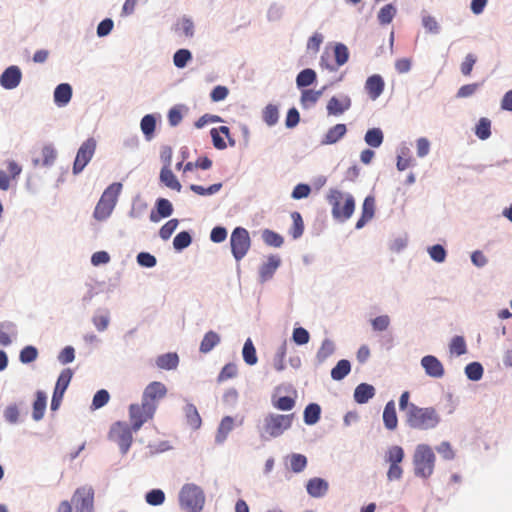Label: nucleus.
<instances>
[{
	"label": "nucleus",
	"instance_id": "f257e3e1",
	"mask_svg": "<svg viewBox=\"0 0 512 512\" xmlns=\"http://www.w3.org/2000/svg\"><path fill=\"white\" fill-rule=\"evenodd\" d=\"M441 421L438 411L434 407H419L413 403L405 413V422L411 429L427 431L434 429Z\"/></svg>",
	"mask_w": 512,
	"mask_h": 512
},
{
	"label": "nucleus",
	"instance_id": "f03ea898",
	"mask_svg": "<svg viewBox=\"0 0 512 512\" xmlns=\"http://www.w3.org/2000/svg\"><path fill=\"white\" fill-rule=\"evenodd\" d=\"M326 199L331 206V213L335 220L345 222L354 213L355 199L351 194L338 189H330Z\"/></svg>",
	"mask_w": 512,
	"mask_h": 512
},
{
	"label": "nucleus",
	"instance_id": "7ed1b4c3",
	"mask_svg": "<svg viewBox=\"0 0 512 512\" xmlns=\"http://www.w3.org/2000/svg\"><path fill=\"white\" fill-rule=\"evenodd\" d=\"M295 414L268 413L260 427V436L264 439L277 438L291 428Z\"/></svg>",
	"mask_w": 512,
	"mask_h": 512
},
{
	"label": "nucleus",
	"instance_id": "20e7f679",
	"mask_svg": "<svg viewBox=\"0 0 512 512\" xmlns=\"http://www.w3.org/2000/svg\"><path fill=\"white\" fill-rule=\"evenodd\" d=\"M436 456L427 444L417 445L413 455L414 474L416 477L428 479L434 472Z\"/></svg>",
	"mask_w": 512,
	"mask_h": 512
},
{
	"label": "nucleus",
	"instance_id": "39448f33",
	"mask_svg": "<svg viewBox=\"0 0 512 512\" xmlns=\"http://www.w3.org/2000/svg\"><path fill=\"white\" fill-rule=\"evenodd\" d=\"M122 190V184L119 182L112 183L102 193L93 212V216L98 221L106 220L113 212L118 197Z\"/></svg>",
	"mask_w": 512,
	"mask_h": 512
},
{
	"label": "nucleus",
	"instance_id": "423d86ee",
	"mask_svg": "<svg viewBox=\"0 0 512 512\" xmlns=\"http://www.w3.org/2000/svg\"><path fill=\"white\" fill-rule=\"evenodd\" d=\"M205 503L203 490L193 483L182 486L179 492V504L186 512H201Z\"/></svg>",
	"mask_w": 512,
	"mask_h": 512
},
{
	"label": "nucleus",
	"instance_id": "0eeeda50",
	"mask_svg": "<svg viewBox=\"0 0 512 512\" xmlns=\"http://www.w3.org/2000/svg\"><path fill=\"white\" fill-rule=\"evenodd\" d=\"M132 425L118 421L114 423L109 431V439L118 444L123 454H126L133 442Z\"/></svg>",
	"mask_w": 512,
	"mask_h": 512
},
{
	"label": "nucleus",
	"instance_id": "6e6552de",
	"mask_svg": "<svg viewBox=\"0 0 512 512\" xmlns=\"http://www.w3.org/2000/svg\"><path fill=\"white\" fill-rule=\"evenodd\" d=\"M156 410L141 400V403L129 406V419L134 432H137L146 422L152 420Z\"/></svg>",
	"mask_w": 512,
	"mask_h": 512
},
{
	"label": "nucleus",
	"instance_id": "1a4fd4ad",
	"mask_svg": "<svg viewBox=\"0 0 512 512\" xmlns=\"http://www.w3.org/2000/svg\"><path fill=\"white\" fill-rule=\"evenodd\" d=\"M231 250L234 258L239 261L250 248L249 233L245 228L237 227L233 230L230 238Z\"/></svg>",
	"mask_w": 512,
	"mask_h": 512
},
{
	"label": "nucleus",
	"instance_id": "9d476101",
	"mask_svg": "<svg viewBox=\"0 0 512 512\" xmlns=\"http://www.w3.org/2000/svg\"><path fill=\"white\" fill-rule=\"evenodd\" d=\"M75 512H93L94 490L90 486H82L75 490L72 496Z\"/></svg>",
	"mask_w": 512,
	"mask_h": 512
},
{
	"label": "nucleus",
	"instance_id": "9b49d317",
	"mask_svg": "<svg viewBox=\"0 0 512 512\" xmlns=\"http://www.w3.org/2000/svg\"><path fill=\"white\" fill-rule=\"evenodd\" d=\"M96 150V141L94 138H88L82 143L77 151L73 164V173L79 174L92 159Z\"/></svg>",
	"mask_w": 512,
	"mask_h": 512
},
{
	"label": "nucleus",
	"instance_id": "f8f14e48",
	"mask_svg": "<svg viewBox=\"0 0 512 512\" xmlns=\"http://www.w3.org/2000/svg\"><path fill=\"white\" fill-rule=\"evenodd\" d=\"M167 395V387L159 381L149 383L142 394V401L157 410L159 402Z\"/></svg>",
	"mask_w": 512,
	"mask_h": 512
},
{
	"label": "nucleus",
	"instance_id": "ddd939ff",
	"mask_svg": "<svg viewBox=\"0 0 512 512\" xmlns=\"http://www.w3.org/2000/svg\"><path fill=\"white\" fill-rule=\"evenodd\" d=\"M22 79V73L18 66L8 67L0 76V84L3 88L11 90L16 88Z\"/></svg>",
	"mask_w": 512,
	"mask_h": 512
},
{
	"label": "nucleus",
	"instance_id": "4468645a",
	"mask_svg": "<svg viewBox=\"0 0 512 512\" xmlns=\"http://www.w3.org/2000/svg\"><path fill=\"white\" fill-rule=\"evenodd\" d=\"M421 365L430 377L441 378L445 373L442 363L435 356H424L421 360Z\"/></svg>",
	"mask_w": 512,
	"mask_h": 512
},
{
	"label": "nucleus",
	"instance_id": "2eb2a0df",
	"mask_svg": "<svg viewBox=\"0 0 512 512\" xmlns=\"http://www.w3.org/2000/svg\"><path fill=\"white\" fill-rule=\"evenodd\" d=\"M385 82L379 74L369 76L365 82V90L371 100H376L384 91Z\"/></svg>",
	"mask_w": 512,
	"mask_h": 512
},
{
	"label": "nucleus",
	"instance_id": "dca6fc26",
	"mask_svg": "<svg viewBox=\"0 0 512 512\" xmlns=\"http://www.w3.org/2000/svg\"><path fill=\"white\" fill-rule=\"evenodd\" d=\"M173 213V206L171 202L165 198H159L156 201V210H152L150 213V221L157 223L162 218H167Z\"/></svg>",
	"mask_w": 512,
	"mask_h": 512
},
{
	"label": "nucleus",
	"instance_id": "f3484780",
	"mask_svg": "<svg viewBox=\"0 0 512 512\" xmlns=\"http://www.w3.org/2000/svg\"><path fill=\"white\" fill-rule=\"evenodd\" d=\"M213 145L218 150H223L227 147L226 142L224 141L221 134L225 135L228 138L230 146L235 145V141L230 137V130L227 126H220L218 128H212L210 131Z\"/></svg>",
	"mask_w": 512,
	"mask_h": 512
},
{
	"label": "nucleus",
	"instance_id": "a211bd4d",
	"mask_svg": "<svg viewBox=\"0 0 512 512\" xmlns=\"http://www.w3.org/2000/svg\"><path fill=\"white\" fill-rule=\"evenodd\" d=\"M351 106V100L348 96L342 98L332 97L327 103V112L329 115H341Z\"/></svg>",
	"mask_w": 512,
	"mask_h": 512
},
{
	"label": "nucleus",
	"instance_id": "6ab92c4d",
	"mask_svg": "<svg viewBox=\"0 0 512 512\" xmlns=\"http://www.w3.org/2000/svg\"><path fill=\"white\" fill-rule=\"evenodd\" d=\"M347 133L345 124L339 123L329 128L321 139V145H331L337 143Z\"/></svg>",
	"mask_w": 512,
	"mask_h": 512
},
{
	"label": "nucleus",
	"instance_id": "aec40b11",
	"mask_svg": "<svg viewBox=\"0 0 512 512\" xmlns=\"http://www.w3.org/2000/svg\"><path fill=\"white\" fill-rule=\"evenodd\" d=\"M375 212V199L372 196H368L364 199L362 204V214L356 223V229H361L365 226L367 222H369Z\"/></svg>",
	"mask_w": 512,
	"mask_h": 512
},
{
	"label": "nucleus",
	"instance_id": "412c9836",
	"mask_svg": "<svg viewBox=\"0 0 512 512\" xmlns=\"http://www.w3.org/2000/svg\"><path fill=\"white\" fill-rule=\"evenodd\" d=\"M328 487V482L318 477L310 479L306 485L308 494L314 498L324 496L328 491Z\"/></svg>",
	"mask_w": 512,
	"mask_h": 512
},
{
	"label": "nucleus",
	"instance_id": "4be33fe9",
	"mask_svg": "<svg viewBox=\"0 0 512 512\" xmlns=\"http://www.w3.org/2000/svg\"><path fill=\"white\" fill-rule=\"evenodd\" d=\"M383 423L388 430H395L398 426L395 402L390 400L386 403L383 411Z\"/></svg>",
	"mask_w": 512,
	"mask_h": 512
},
{
	"label": "nucleus",
	"instance_id": "5701e85b",
	"mask_svg": "<svg viewBox=\"0 0 512 512\" xmlns=\"http://www.w3.org/2000/svg\"><path fill=\"white\" fill-rule=\"evenodd\" d=\"M280 258L272 255L268 258L267 262L263 263L259 270L260 279L265 282L272 278L273 274L280 265Z\"/></svg>",
	"mask_w": 512,
	"mask_h": 512
},
{
	"label": "nucleus",
	"instance_id": "b1692460",
	"mask_svg": "<svg viewBox=\"0 0 512 512\" xmlns=\"http://www.w3.org/2000/svg\"><path fill=\"white\" fill-rule=\"evenodd\" d=\"M234 428V419L231 416H225L222 418L217 433L215 435V441L217 444H223L227 439L229 433Z\"/></svg>",
	"mask_w": 512,
	"mask_h": 512
},
{
	"label": "nucleus",
	"instance_id": "393cba45",
	"mask_svg": "<svg viewBox=\"0 0 512 512\" xmlns=\"http://www.w3.org/2000/svg\"><path fill=\"white\" fill-rule=\"evenodd\" d=\"M375 395V388L367 383L359 384L354 391V400L358 404H365Z\"/></svg>",
	"mask_w": 512,
	"mask_h": 512
},
{
	"label": "nucleus",
	"instance_id": "a878e982",
	"mask_svg": "<svg viewBox=\"0 0 512 512\" xmlns=\"http://www.w3.org/2000/svg\"><path fill=\"white\" fill-rule=\"evenodd\" d=\"M186 423L189 427L197 430L201 427L202 419L195 405L188 403L184 407Z\"/></svg>",
	"mask_w": 512,
	"mask_h": 512
},
{
	"label": "nucleus",
	"instance_id": "bb28decb",
	"mask_svg": "<svg viewBox=\"0 0 512 512\" xmlns=\"http://www.w3.org/2000/svg\"><path fill=\"white\" fill-rule=\"evenodd\" d=\"M72 97V88L67 83L59 84L54 91V101L58 106H65Z\"/></svg>",
	"mask_w": 512,
	"mask_h": 512
},
{
	"label": "nucleus",
	"instance_id": "cd10ccee",
	"mask_svg": "<svg viewBox=\"0 0 512 512\" xmlns=\"http://www.w3.org/2000/svg\"><path fill=\"white\" fill-rule=\"evenodd\" d=\"M179 364V357L176 353H166L157 357L156 365L163 370L176 369Z\"/></svg>",
	"mask_w": 512,
	"mask_h": 512
},
{
	"label": "nucleus",
	"instance_id": "c85d7f7f",
	"mask_svg": "<svg viewBox=\"0 0 512 512\" xmlns=\"http://www.w3.org/2000/svg\"><path fill=\"white\" fill-rule=\"evenodd\" d=\"M47 397L43 391L36 392V399L33 403L32 417L35 421H39L43 418L46 409Z\"/></svg>",
	"mask_w": 512,
	"mask_h": 512
},
{
	"label": "nucleus",
	"instance_id": "c756f323",
	"mask_svg": "<svg viewBox=\"0 0 512 512\" xmlns=\"http://www.w3.org/2000/svg\"><path fill=\"white\" fill-rule=\"evenodd\" d=\"M160 180H161L162 183H164L170 189H173V190H176V191H180L181 190V184L177 180V178L174 175V173L172 172V170L169 167H167V166H164L161 169Z\"/></svg>",
	"mask_w": 512,
	"mask_h": 512
},
{
	"label": "nucleus",
	"instance_id": "7c9ffc66",
	"mask_svg": "<svg viewBox=\"0 0 512 512\" xmlns=\"http://www.w3.org/2000/svg\"><path fill=\"white\" fill-rule=\"evenodd\" d=\"M220 343V336L214 331H208L201 343H200V352L206 354L210 352L214 347H216Z\"/></svg>",
	"mask_w": 512,
	"mask_h": 512
},
{
	"label": "nucleus",
	"instance_id": "2f4dec72",
	"mask_svg": "<svg viewBox=\"0 0 512 512\" xmlns=\"http://www.w3.org/2000/svg\"><path fill=\"white\" fill-rule=\"evenodd\" d=\"M321 408L316 403H311L306 406L304 410V422L308 425H313L318 422L320 418Z\"/></svg>",
	"mask_w": 512,
	"mask_h": 512
},
{
	"label": "nucleus",
	"instance_id": "473e14b6",
	"mask_svg": "<svg viewBox=\"0 0 512 512\" xmlns=\"http://www.w3.org/2000/svg\"><path fill=\"white\" fill-rule=\"evenodd\" d=\"M351 370V365L348 360H340L336 366L331 370V377L334 380H342L345 378Z\"/></svg>",
	"mask_w": 512,
	"mask_h": 512
},
{
	"label": "nucleus",
	"instance_id": "72a5a7b5",
	"mask_svg": "<svg viewBox=\"0 0 512 512\" xmlns=\"http://www.w3.org/2000/svg\"><path fill=\"white\" fill-rule=\"evenodd\" d=\"M242 355L244 361L248 365H255L258 361L257 355H256V349L253 345V342L250 338H248L243 346Z\"/></svg>",
	"mask_w": 512,
	"mask_h": 512
},
{
	"label": "nucleus",
	"instance_id": "f704fd0d",
	"mask_svg": "<svg viewBox=\"0 0 512 512\" xmlns=\"http://www.w3.org/2000/svg\"><path fill=\"white\" fill-rule=\"evenodd\" d=\"M41 154H42V159L41 160L35 159L34 160L35 165L41 164L43 166H50L54 163V161L56 159V151L52 146H50V145L44 146L41 150Z\"/></svg>",
	"mask_w": 512,
	"mask_h": 512
},
{
	"label": "nucleus",
	"instance_id": "c9c22d12",
	"mask_svg": "<svg viewBox=\"0 0 512 512\" xmlns=\"http://www.w3.org/2000/svg\"><path fill=\"white\" fill-rule=\"evenodd\" d=\"M262 117L268 126H274L279 119L278 107L273 104H268L263 110Z\"/></svg>",
	"mask_w": 512,
	"mask_h": 512
},
{
	"label": "nucleus",
	"instance_id": "e433bc0d",
	"mask_svg": "<svg viewBox=\"0 0 512 512\" xmlns=\"http://www.w3.org/2000/svg\"><path fill=\"white\" fill-rule=\"evenodd\" d=\"M476 136L481 140H486L491 135V121L488 118H480L475 128Z\"/></svg>",
	"mask_w": 512,
	"mask_h": 512
},
{
	"label": "nucleus",
	"instance_id": "4c0bfd02",
	"mask_svg": "<svg viewBox=\"0 0 512 512\" xmlns=\"http://www.w3.org/2000/svg\"><path fill=\"white\" fill-rule=\"evenodd\" d=\"M321 94L322 91H314L311 89L303 90L301 94V104L303 108H310L315 105Z\"/></svg>",
	"mask_w": 512,
	"mask_h": 512
},
{
	"label": "nucleus",
	"instance_id": "58836bf2",
	"mask_svg": "<svg viewBox=\"0 0 512 512\" xmlns=\"http://www.w3.org/2000/svg\"><path fill=\"white\" fill-rule=\"evenodd\" d=\"M291 218H292L293 224L290 229V234L294 239H297L300 236H302V234L304 232L303 219L299 212H292Z\"/></svg>",
	"mask_w": 512,
	"mask_h": 512
},
{
	"label": "nucleus",
	"instance_id": "ea45409f",
	"mask_svg": "<svg viewBox=\"0 0 512 512\" xmlns=\"http://www.w3.org/2000/svg\"><path fill=\"white\" fill-rule=\"evenodd\" d=\"M140 126H141V130H142L143 134L145 135V137L148 140H150L153 137L155 127H156L155 118L150 114L145 115L141 120Z\"/></svg>",
	"mask_w": 512,
	"mask_h": 512
},
{
	"label": "nucleus",
	"instance_id": "a19ab883",
	"mask_svg": "<svg viewBox=\"0 0 512 512\" xmlns=\"http://www.w3.org/2000/svg\"><path fill=\"white\" fill-rule=\"evenodd\" d=\"M365 142L371 147H379L383 142V133L379 128L369 129L365 134Z\"/></svg>",
	"mask_w": 512,
	"mask_h": 512
},
{
	"label": "nucleus",
	"instance_id": "79ce46f5",
	"mask_svg": "<svg viewBox=\"0 0 512 512\" xmlns=\"http://www.w3.org/2000/svg\"><path fill=\"white\" fill-rule=\"evenodd\" d=\"M396 14V8L392 4L384 5L378 13V21L382 25H387L392 22Z\"/></svg>",
	"mask_w": 512,
	"mask_h": 512
},
{
	"label": "nucleus",
	"instance_id": "37998d69",
	"mask_svg": "<svg viewBox=\"0 0 512 512\" xmlns=\"http://www.w3.org/2000/svg\"><path fill=\"white\" fill-rule=\"evenodd\" d=\"M316 80V73L312 69L302 70L296 78L298 87H306L311 85Z\"/></svg>",
	"mask_w": 512,
	"mask_h": 512
},
{
	"label": "nucleus",
	"instance_id": "c03bdc74",
	"mask_svg": "<svg viewBox=\"0 0 512 512\" xmlns=\"http://www.w3.org/2000/svg\"><path fill=\"white\" fill-rule=\"evenodd\" d=\"M262 239L265 242V244L272 247H280L284 242L283 237L281 235L269 229L263 231Z\"/></svg>",
	"mask_w": 512,
	"mask_h": 512
},
{
	"label": "nucleus",
	"instance_id": "a18cd8bd",
	"mask_svg": "<svg viewBox=\"0 0 512 512\" xmlns=\"http://www.w3.org/2000/svg\"><path fill=\"white\" fill-rule=\"evenodd\" d=\"M404 459V450L400 446H392L386 453V461L389 464H400Z\"/></svg>",
	"mask_w": 512,
	"mask_h": 512
},
{
	"label": "nucleus",
	"instance_id": "49530a36",
	"mask_svg": "<svg viewBox=\"0 0 512 512\" xmlns=\"http://www.w3.org/2000/svg\"><path fill=\"white\" fill-rule=\"evenodd\" d=\"M295 404V399L289 396H282L277 399H272L273 407L281 411H290L295 407Z\"/></svg>",
	"mask_w": 512,
	"mask_h": 512
},
{
	"label": "nucleus",
	"instance_id": "de8ad7c7",
	"mask_svg": "<svg viewBox=\"0 0 512 512\" xmlns=\"http://www.w3.org/2000/svg\"><path fill=\"white\" fill-rule=\"evenodd\" d=\"M72 375H73V373H72L71 369H69V368L64 369L60 373V375L57 379L54 390L65 393V391L68 388L69 383L72 379Z\"/></svg>",
	"mask_w": 512,
	"mask_h": 512
},
{
	"label": "nucleus",
	"instance_id": "09e8293b",
	"mask_svg": "<svg viewBox=\"0 0 512 512\" xmlns=\"http://www.w3.org/2000/svg\"><path fill=\"white\" fill-rule=\"evenodd\" d=\"M465 373L468 379L478 381L483 376V367L478 362H472L465 367Z\"/></svg>",
	"mask_w": 512,
	"mask_h": 512
},
{
	"label": "nucleus",
	"instance_id": "8fccbe9b",
	"mask_svg": "<svg viewBox=\"0 0 512 512\" xmlns=\"http://www.w3.org/2000/svg\"><path fill=\"white\" fill-rule=\"evenodd\" d=\"M191 242V235L187 231H182L175 236L173 240V246L176 250L181 251L187 248Z\"/></svg>",
	"mask_w": 512,
	"mask_h": 512
},
{
	"label": "nucleus",
	"instance_id": "3c124183",
	"mask_svg": "<svg viewBox=\"0 0 512 512\" xmlns=\"http://www.w3.org/2000/svg\"><path fill=\"white\" fill-rule=\"evenodd\" d=\"M145 500L149 505L159 506L165 501V494L161 489H153L145 495Z\"/></svg>",
	"mask_w": 512,
	"mask_h": 512
},
{
	"label": "nucleus",
	"instance_id": "603ef678",
	"mask_svg": "<svg viewBox=\"0 0 512 512\" xmlns=\"http://www.w3.org/2000/svg\"><path fill=\"white\" fill-rule=\"evenodd\" d=\"M307 466V458L302 454H292L290 457V467L295 473L302 472Z\"/></svg>",
	"mask_w": 512,
	"mask_h": 512
},
{
	"label": "nucleus",
	"instance_id": "864d4df0",
	"mask_svg": "<svg viewBox=\"0 0 512 512\" xmlns=\"http://www.w3.org/2000/svg\"><path fill=\"white\" fill-rule=\"evenodd\" d=\"M179 224L177 219L167 221L159 230V236L162 240H168L175 232Z\"/></svg>",
	"mask_w": 512,
	"mask_h": 512
},
{
	"label": "nucleus",
	"instance_id": "5fc2aeb1",
	"mask_svg": "<svg viewBox=\"0 0 512 512\" xmlns=\"http://www.w3.org/2000/svg\"><path fill=\"white\" fill-rule=\"evenodd\" d=\"M38 357V350L34 346L24 347L19 355V359L22 363L27 364L35 361Z\"/></svg>",
	"mask_w": 512,
	"mask_h": 512
},
{
	"label": "nucleus",
	"instance_id": "6e6d98bb",
	"mask_svg": "<svg viewBox=\"0 0 512 512\" xmlns=\"http://www.w3.org/2000/svg\"><path fill=\"white\" fill-rule=\"evenodd\" d=\"M467 351L466 342L462 336H455L450 343V352L457 356L465 354Z\"/></svg>",
	"mask_w": 512,
	"mask_h": 512
},
{
	"label": "nucleus",
	"instance_id": "4d7b16f0",
	"mask_svg": "<svg viewBox=\"0 0 512 512\" xmlns=\"http://www.w3.org/2000/svg\"><path fill=\"white\" fill-rule=\"evenodd\" d=\"M334 54H335V61L338 66L344 65L349 58V51L348 48L341 43L336 44L334 48Z\"/></svg>",
	"mask_w": 512,
	"mask_h": 512
},
{
	"label": "nucleus",
	"instance_id": "13d9d810",
	"mask_svg": "<svg viewBox=\"0 0 512 512\" xmlns=\"http://www.w3.org/2000/svg\"><path fill=\"white\" fill-rule=\"evenodd\" d=\"M191 52L187 49H179L173 57L174 65L178 68L186 66L187 62L191 59Z\"/></svg>",
	"mask_w": 512,
	"mask_h": 512
},
{
	"label": "nucleus",
	"instance_id": "bf43d9fd",
	"mask_svg": "<svg viewBox=\"0 0 512 512\" xmlns=\"http://www.w3.org/2000/svg\"><path fill=\"white\" fill-rule=\"evenodd\" d=\"M222 187L221 183L213 184L209 186L208 188H204L201 185L192 184L190 186V189L195 192L198 195L205 196V195H212L217 193Z\"/></svg>",
	"mask_w": 512,
	"mask_h": 512
},
{
	"label": "nucleus",
	"instance_id": "052dcab7",
	"mask_svg": "<svg viewBox=\"0 0 512 512\" xmlns=\"http://www.w3.org/2000/svg\"><path fill=\"white\" fill-rule=\"evenodd\" d=\"M14 325L12 323H0V344L8 346L11 343L10 333L13 331Z\"/></svg>",
	"mask_w": 512,
	"mask_h": 512
},
{
	"label": "nucleus",
	"instance_id": "680f3d73",
	"mask_svg": "<svg viewBox=\"0 0 512 512\" xmlns=\"http://www.w3.org/2000/svg\"><path fill=\"white\" fill-rule=\"evenodd\" d=\"M110 399V395L107 390L101 389L96 392V394L93 397L92 401V407L94 409H99L106 405Z\"/></svg>",
	"mask_w": 512,
	"mask_h": 512
},
{
	"label": "nucleus",
	"instance_id": "e2e57ef3",
	"mask_svg": "<svg viewBox=\"0 0 512 512\" xmlns=\"http://www.w3.org/2000/svg\"><path fill=\"white\" fill-rule=\"evenodd\" d=\"M237 375V366L234 363L226 364L218 375V381L223 382Z\"/></svg>",
	"mask_w": 512,
	"mask_h": 512
},
{
	"label": "nucleus",
	"instance_id": "0e129e2a",
	"mask_svg": "<svg viewBox=\"0 0 512 512\" xmlns=\"http://www.w3.org/2000/svg\"><path fill=\"white\" fill-rule=\"evenodd\" d=\"M292 339L297 345H304L309 342V332L302 327L295 328L293 330Z\"/></svg>",
	"mask_w": 512,
	"mask_h": 512
},
{
	"label": "nucleus",
	"instance_id": "69168bd1",
	"mask_svg": "<svg viewBox=\"0 0 512 512\" xmlns=\"http://www.w3.org/2000/svg\"><path fill=\"white\" fill-rule=\"evenodd\" d=\"M476 61L477 57L474 54H467L460 66L461 73L464 76H469L473 70Z\"/></svg>",
	"mask_w": 512,
	"mask_h": 512
},
{
	"label": "nucleus",
	"instance_id": "338daca9",
	"mask_svg": "<svg viewBox=\"0 0 512 512\" xmlns=\"http://www.w3.org/2000/svg\"><path fill=\"white\" fill-rule=\"evenodd\" d=\"M436 450L445 460H452L455 457V452L451 444L447 441L441 442L436 447Z\"/></svg>",
	"mask_w": 512,
	"mask_h": 512
},
{
	"label": "nucleus",
	"instance_id": "774afa93",
	"mask_svg": "<svg viewBox=\"0 0 512 512\" xmlns=\"http://www.w3.org/2000/svg\"><path fill=\"white\" fill-rule=\"evenodd\" d=\"M430 257L438 263H441L446 258V251L442 245L436 244L428 249Z\"/></svg>",
	"mask_w": 512,
	"mask_h": 512
}]
</instances>
